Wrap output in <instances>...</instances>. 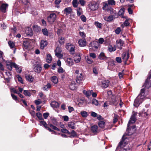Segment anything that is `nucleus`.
Listing matches in <instances>:
<instances>
[{
	"mask_svg": "<svg viewBox=\"0 0 151 151\" xmlns=\"http://www.w3.org/2000/svg\"><path fill=\"white\" fill-rule=\"evenodd\" d=\"M145 89L144 88L141 89L140 94L134 100V106L138 107L143 101V99L145 97Z\"/></svg>",
	"mask_w": 151,
	"mask_h": 151,
	"instance_id": "1",
	"label": "nucleus"
},
{
	"mask_svg": "<svg viewBox=\"0 0 151 151\" xmlns=\"http://www.w3.org/2000/svg\"><path fill=\"white\" fill-rule=\"evenodd\" d=\"M88 7L90 9L93 11H95L99 8V5L96 2L93 1H90L88 5Z\"/></svg>",
	"mask_w": 151,
	"mask_h": 151,
	"instance_id": "2",
	"label": "nucleus"
},
{
	"mask_svg": "<svg viewBox=\"0 0 151 151\" xmlns=\"http://www.w3.org/2000/svg\"><path fill=\"white\" fill-rule=\"evenodd\" d=\"M33 68L34 71L37 73H39L41 71V65L39 62H36L33 65Z\"/></svg>",
	"mask_w": 151,
	"mask_h": 151,
	"instance_id": "3",
	"label": "nucleus"
},
{
	"mask_svg": "<svg viewBox=\"0 0 151 151\" xmlns=\"http://www.w3.org/2000/svg\"><path fill=\"white\" fill-rule=\"evenodd\" d=\"M56 19V15L55 13L50 14L47 17L48 22L50 23H53L55 22Z\"/></svg>",
	"mask_w": 151,
	"mask_h": 151,
	"instance_id": "4",
	"label": "nucleus"
},
{
	"mask_svg": "<svg viewBox=\"0 0 151 151\" xmlns=\"http://www.w3.org/2000/svg\"><path fill=\"white\" fill-rule=\"evenodd\" d=\"M84 76L81 73L78 74L77 75L76 81L77 83L79 84H81L82 83V82L83 80Z\"/></svg>",
	"mask_w": 151,
	"mask_h": 151,
	"instance_id": "5",
	"label": "nucleus"
},
{
	"mask_svg": "<svg viewBox=\"0 0 151 151\" xmlns=\"http://www.w3.org/2000/svg\"><path fill=\"white\" fill-rule=\"evenodd\" d=\"M62 50L60 48L57 47L55 51V55L59 58H61L63 57V55L61 54Z\"/></svg>",
	"mask_w": 151,
	"mask_h": 151,
	"instance_id": "6",
	"label": "nucleus"
},
{
	"mask_svg": "<svg viewBox=\"0 0 151 151\" xmlns=\"http://www.w3.org/2000/svg\"><path fill=\"white\" fill-rule=\"evenodd\" d=\"M129 57V54L128 52L127 53L126 52H124L122 54V59L124 60L125 64H126L127 61Z\"/></svg>",
	"mask_w": 151,
	"mask_h": 151,
	"instance_id": "7",
	"label": "nucleus"
},
{
	"mask_svg": "<svg viewBox=\"0 0 151 151\" xmlns=\"http://www.w3.org/2000/svg\"><path fill=\"white\" fill-rule=\"evenodd\" d=\"M106 10L111 15H113L115 17H118V15L117 13L111 7L108 8Z\"/></svg>",
	"mask_w": 151,
	"mask_h": 151,
	"instance_id": "8",
	"label": "nucleus"
},
{
	"mask_svg": "<svg viewBox=\"0 0 151 151\" xmlns=\"http://www.w3.org/2000/svg\"><path fill=\"white\" fill-rule=\"evenodd\" d=\"M144 86L147 88H149L151 87V79L148 77L146 80Z\"/></svg>",
	"mask_w": 151,
	"mask_h": 151,
	"instance_id": "9",
	"label": "nucleus"
},
{
	"mask_svg": "<svg viewBox=\"0 0 151 151\" xmlns=\"http://www.w3.org/2000/svg\"><path fill=\"white\" fill-rule=\"evenodd\" d=\"M98 127L96 125H94L91 127V132L95 134H96L99 132V130L98 129Z\"/></svg>",
	"mask_w": 151,
	"mask_h": 151,
	"instance_id": "10",
	"label": "nucleus"
},
{
	"mask_svg": "<svg viewBox=\"0 0 151 151\" xmlns=\"http://www.w3.org/2000/svg\"><path fill=\"white\" fill-rule=\"evenodd\" d=\"M89 47L91 48L97 49L98 46V43L96 41H93L91 42L88 45Z\"/></svg>",
	"mask_w": 151,
	"mask_h": 151,
	"instance_id": "11",
	"label": "nucleus"
},
{
	"mask_svg": "<svg viewBox=\"0 0 151 151\" xmlns=\"http://www.w3.org/2000/svg\"><path fill=\"white\" fill-rule=\"evenodd\" d=\"M136 121V118L134 116V115L132 116L131 117L130 120L129 121L128 123L127 124V131L129 130V127L130 124H131L134 123Z\"/></svg>",
	"mask_w": 151,
	"mask_h": 151,
	"instance_id": "12",
	"label": "nucleus"
},
{
	"mask_svg": "<svg viewBox=\"0 0 151 151\" xmlns=\"http://www.w3.org/2000/svg\"><path fill=\"white\" fill-rule=\"evenodd\" d=\"M8 5L7 4H3L0 7V10L2 12L5 13L6 12V9L8 8Z\"/></svg>",
	"mask_w": 151,
	"mask_h": 151,
	"instance_id": "13",
	"label": "nucleus"
},
{
	"mask_svg": "<svg viewBox=\"0 0 151 151\" xmlns=\"http://www.w3.org/2000/svg\"><path fill=\"white\" fill-rule=\"evenodd\" d=\"M109 81L108 80H104L101 82V86L103 88L107 87L109 85Z\"/></svg>",
	"mask_w": 151,
	"mask_h": 151,
	"instance_id": "14",
	"label": "nucleus"
},
{
	"mask_svg": "<svg viewBox=\"0 0 151 151\" xmlns=\"http://www.w3.org/2000/svg\"><path fill=\"white\" fill-rule=\"evenodd\" d=\"M117 46L118 49L121 50L122 48V46L124 44V42L123 40L120 39L119 41H116Z\"/></svg>",
	"mask_w": 151,
	"mask_h": 151,
	"instance_id": "15",
	"label": "nucleus"
},
{
	"mask_svg": "<svg viewBox=\"0 0 151 151\" xmlns=\"http://www.w3.org/2000/svg\"><path fill=\"white\" fill-rule=\"evenodd\" d=\"M117 17H115L114 16L111 15L109 17H105L104 19L105 21L108 22H111L115 18Z\"/></svg>",
	"mask_w": 151,
	"mask_h": 151,
	"instance_id": "16",
	"label": "nucleus"
},
{
	"mask_svg": "<svg viewBox=\"0 0 151 151\" xmlns=\"http://www.w3.org/2000/svg\"><path fill=\"white\" fill-rule=\"evenodd\" d=\"M24 48L26 49L29 50L31 45L29 42L27 41H24L23 44Z\"/></svg>",
	"mask_w": 151,
	"mask_h": 151,
	"instance_id": "17",
	"label": "nucleus"
},
{
	"mask_svg": "<svg viewBox=\"0 0 151 151\" xmlns=\"http://www.w3.org/2000/svg\"><path fill=\"white\" fill-rule=\"evenodd\" d=\"M78 43L81 46H85L86 44V40L85 39H80L78 41Z\"/></svg>",
	"mask_w": 151,
	"mask_h": 151,
	"instance_id": "18",
	"label": "nucleus"
},
{
	"mask_svg": "<svg viewBox=\"0 0 151 151\" xmlns=\"http://www.w3.org/2000/svg\"><path fill=\"white\" fill-rule=\"evenodd\" d=\"M47 42L46 40H43L41 41L40 43V48L43 49L47 45Z\"/></svg>",
	"mask_w": 151,
	"mask_h": 151,
	"instance_id": "19",
	"label": "nucleus"
},
{
	"mask_svg": "<svg viewBox=\"0 0 151 151\" xmlns=\"http://www.w3.org/2000/svg\"><path fill=\"white\" fill-rule=\"evenodd\" d=\"M101 60H107V57L106 56L104 53L101 52L99 55L98 57Z\"/></svg>",
	"mask_w": 151,
	"mask_h": 151,
	"instance_id": "20",
	"label": "nucleus"
},
{
	"mask_svg": "<svg viewBox=\"0 0 151 151\" xmlns=\"http://www.w3.org/2000/svg\"><path fill=\"white\" fill-rule=\"evenodd\" d=\"M25 33L28 36H31L33 35V33L32 30L29 28H27L25 30Z\"/></svg>",
	"mask_w": 151,
	"mask_h": 151,
	"instance_id": "21",
	"label": "nucleus"
},
{
	"mask_svg": "<svg viewBox=\"0 0 151 151\" xmlns=\"http://www.w3.org/2000/svg\"><path fill=\"white\" fill-rule=\"evenodd\" d=\"M92 103L97 106H100L101 105L102 102L101 101H98L95 99H93L92 100Z\"/></svg>",
	"mask_w": 151,
	"mask_h": 151,
	"instance_id": "22",
	"label": "nucleus"
},
{
	"mask_svg": "<svg viewBox=\"0 0 151 151\" xmlns=\"http://www.w3.org/2000/svg\"><path fill=\"white\" fill-rule=\"evenodd\" d=\"M13 63L7 61L6 62V66L7 68L10 70L11 71L12 69V63Z\"/></svg>",
	"mask_w": 151,
	"mask_h": 151,
	"instance_id": "23",
	"label": "nucleus"
},
{
	"mask_svg": "<svg viewBox=\"0 0 151 151\" xmlns=\"http://www.w3.org/2000/svg\"><path fill=\"white\" fill-rule=\"evenodd\" d=\"M50 105L53 108H58L59 106V104L57 102L55 101H52Z\"/></svg>",
	"mask_w": 151,
	"mask_h": 151,
	"instance_id": "24",
	"label": "nucleus"
},
{
	"mask_svg": "<svg viewBox=\"0 0 151 151\" xmlns=\"http://www.w3.org/2000/svg\"><path fill=\"white\" fill-rule=\"evenodd\" d=\"M66 63L67 65L69 66H71L73 65V62L72 59L69 58L67 59Z\"/></svg>",
	"mask_w": 151,
	"mask_h": 151,
	"instance_id": "25",
	"label": "nucleus"
},
{
	"mask_svg": "<svg viewBox=\"0 0 151 151\" xmlns=\"http://www.w3.org/2000/svg\"><path fill=\"white\" fill-rule=\"evenodd\" d=\"M124 9L123 8H122L119 12L118 15L122 18H125V17L124 15Z\"/></svg>",
	"mask_w": 151,
	"mask_h": 151,
	"instance_id": "26",
	"label": "nucleus"
},
{
	"mask_svg": "<svg viewBox=\"0 0 151 151\" xmlns=\"http://www.w3.org/2000/svg\"><path fill=\"white\" fill-rule=\"evenodd\" d=\"M12 64L13 67L15 68L17 72L19 73H20L22 72V70L19 69V66L14 63H13Z\"/></svg>",
	"mask_w": 151,
	"mask_h": 151,
	"instance_id": "27",
	"label": "nucleus"
},
{
	"mask_svg": "<svg viewBox=\"0 0 151 151\" xmlns=\"http://www.w3.org/2000/svg\"><path fill=\"white\" fill-rule=\"evenodd\" d=\"M50 80L54 84H57L58 82V78L55 76L52 77L50 78Z\"/></svg>",
	"mask_w": 151,
	"mask_h": 151,
	"instance_id": "28",
	"label": "nucleus"
},
{
	"mask_svg": "<svg viewBox=\"0 0 151 151\" xmlns=\"http://www.w3.org/2000/svg\"><path fill=\"white\" fill-rule=\"evenodd\" d=\"M25 78L29 82H32L33 80V78L31 75L26 74L25 76Z\"/></svg>",
	"mask_w": 151,
	"mask_h": 151,
	"instance_id": "29",
	"label": "nucleus"
},
{
	"mask_svg": "<svg viewBox=\"0 0 151 151\" xmlns=\"http://www.w3.org/2000/svg\"><path fill=\"white\" fill-rule=\"evenodd\" d=\"M72 11V9L70 7H68L65 8L64 10V12H65L66 15L70 14Z\"/></svg>",
	"mask_w": 151,
	"mask_h": 151,
	"instance_id": "30",
	"label": "nucleus"
},
{
	"mask_svg": "<svg viewBox=\"0 0 151 151\" xmlns=\"http://www.w3.org/2000/svg\"><path fill=\"white\" fill-rule=\"evenodd\" d=\"M46 61L48 63H50L52 60V57L51 55L50 54L47 55L46 58Z\"/></svg>",
	"mask_w": 151,
	"mask_h": 151,
	"instance_id": "31",
	"label": "nucleus"
},
{
	"mask_svg": "<svg viewBox=\"0 0 151 151\" xmlns=\"http://www.w3.org/2000/svg\"><path fill=\"white\" fill-rule=\"evenodd\" d=\"M75 124L73 122H70L68 123V127L72 129H75Z\"/></svg>",
	"mask_w": 151,
	"mask_h": 151,
	"instance_id": "32",
	"label": "nucleus"
},
{
	"mask_svg": "<svg viewBox=\"0 0 151 151\" xmlns=\"http://www.w3.org/2000/svg\"><path fill=\"white\" fill-rule=\"evenodd\" d=\"M76 85L74 82H72L69 86L71 90H75L76 88Z\"/></svg>",
	"mask_w": 151,
	"mask_h": 151,
	"instance_id": "33",
	"label": "nucleus"
},
{
	"mask_svg": "<svg viewBox=\"0 0 151 151\" xmlns=\"http://www.w3.org/2000/svg\"><path fill=\"white\" fill-rule=\"evenodd\" d=\"M33 28L34 31L37 32H38L41 30L40 27L36 25H34L33 27Z\"/></svg>",
	"mask_w": 151,
	"mask_h": 151,
	"instance_id": "34",
	"label": "nucleus"
},
{
	"mask_svg": "<svg viewBox=\"0 0 151 151\" xmlns=\"http://www.w3.org/2000/svg\"><path fill=\"white\" fill-rule=\"evenodd\" d=\"M74 58V60L76 63L79 62L80 61L81 58L80 55L78 54L75 56Z\"/></svg>",
	"mask_w": 151,
	"mask_h": 151,
	"instance_id": "35",
	"label": "nucleus"
},
{
	"mask_svg": "<svg viewBox=\"0 0 151 151\" xmlns=\"http://www.w3.org/2000/svg\"><path fill=\"white\" fill-rule=\"evenodd\" d=\"M72 4L73 7L76 8L78 6L79 3L78 0H73Z\"/></svg>",
	"mask_w": 151,
	"mask_h": 151,
	"instance_id": "36",
	"label": "nucleus"
},
{
	"mask_svg": "<svg viewBox=\"0 0 151 151\" xmlns=\"http://www.w3.org/2000/svg\"><path fill=\"white\" fill-rule=\"evenodd\" d=\"M81 114L84 118H86L88 116V113L84 111H82L81 112Z\"/></svg>",
	"mask_w": 151,
	"mask_h": 151,
	"instance_id": "37",
	"label": "nucleus"
},
{
	"mask_svg": "<svg viewBox=\"0 0 151 151\" xmlns=\"http://www.w3.org/2000/svg\"><path fill=\"white\" fill-rule=\"evenodd\" d=\"M51 87V85L50 83H48L46 85L44 86L43 87V90L46 91Z\"/></svg>",
	"mask_w": 151,
	"mask_h": 151,
	"instance_id": "38",
	"label": "nucleus"
},
{
	"mask_svg": "<svg viewBox=\"0 0 151 151\" xmlns=\"http://www.w3.org/2000/svg\"><path fill=\"white\" fill-rule=\"evenodd\" d=\"M108 49L110 52L114 51L116 50V47L114 48L110 45H109L108 47Z\"/></svg>",
	"mask_w": 151,
	"mask_h": 151,
	"instance_id": "39",
	"label": "nucleus"
},
{
	"mask_svg": "<svg viewBox=\"0 0 151 151\" xmlns=\"http://www.w3.org/2000/svg\"><path fill=\"white\" fill-rule=\"evenodd\" d=\"M125 139V138H124V136L122 137V140L119 143L118 147H122L123 146V144Z\"/></svg>",
	"mask_w": 151,
	"mask_h": 151,
	"instance_id": "40",
	"label": "nucleus"
},
{
	"mask_svg": "<svg viewBox=\"0 0 151 151\" xmlns=\"http://www.w3.org/2000/svg\"><path fill=\"white\" fill-rule=\"evenodd\" d=\"M105 124V122L102 121H100L98 123L99 127L101 128H103L104 127Z\"/></svg>",
	"mask_w": 151,
	"mask_h": 151,
	"instance_id": "41",
	"label": "nucleus"
},
{
	"mask_svg": "<svg viewBox=\"0 0 151 151\" xmlns=\"http://www.w3.org/2000/svg\"><path fill=\"white\" fill-rule=\"evenodd\" d=\"M23 93L25 96H31V94L30 92V91L29 90H24L23 92Z\"/></svg>",
	"mask_w": 151,
	"mask_h": 151,
	"instance_id": "42",
	"label": "nucleus"
},
{
	"mask_svg": "<svg viewBox=\"0 0 151 151\" xmlns=\"http://www.w3.org/2000/svg\"><path fill=\"white\" fill-rule=\"evenodd\" d=\"M86 62L88 64H91L93 62V60L88 57H87V58H86Z\"/></svg>",
	"mask_w": 151,
	"mask_h": 151,
	"instance_id": "43",
	"label": "nucleus"
},
{
	"mask_svg": "<svg viewBox=\"0 0 151 151\" xmlns=\"http://www.w3.org/2000/svg\"><path fill=\"white\" fill-rule=\"evenodd\" d=\"M65 38L63 37H60L59 38V42L61 45H62L64 43Z\"/></svg>",
	"mask_w": 151,
	"mask_h": 151,
	"instance_id": "44",
	"label": "nucleus"
},
{
	"mask_svg": "<svg viewBox=\"0 0 151 151\" xmlns=\"http://www.w3.org/2000/svg\"><path fill=\"white\" fill-rule=\"evenodd\" d=\"M109 4L106 2H105L104 3V5L102 7L103 10H106L108 9Z\"/></svg>",
	"mask_w": 151,
	"mask_h": 151,
	"instance_id": "45",
	"label": "nucleus"
},
{
	"mask_svg": "<svg viewBox=\"0 0 151 151\" xmlns=\"http://www.w3.org/2000/svg\"><path fill=\"white\" fill-rule=\"evenodd\" d=\"M94 24L98 28H101L102 26V24L98 22H95L94 23Z\"/></svg>",
	"mask_w": 151,
	"mask_h": 151,
	"instance_id": "46",
	"label": "nucleus"
},
{
	"mask_svg": "<svg viewBox=\"0 0 151 151\" xmlns=\"http://www.w3.org/2000/svg\"><path fill=\"white\" fill-rule=\"evenodd\" d=\"M107 2L109 5H114L115 4V1L114 0H108Z\"/></svg>",
	"mask_w": 151,
	"mask_h": 151,
	"instance_id": "47",
	"label": "nucleus"
},
{
	"mask_svg": "<svg viewBox=\"0 0 151 151\" xmlns=\"http://www.w3.org/2000/svg\"><path fill=\"white\" fill-rule=\"evenodd\" d=\"M42 31L43 33V34L45 35L46 36H48V32L46 28H45L43 29H42Z\"/></svg>",
	"mask_w": 151,
	"mask_h": 151,
	"instance_id": "48",
	"label": "nucleus"
},
{
	"mask_svg": "<svg viewBox=\"0 0 151 151\" xmlns=\"http://www.w3.org/2000/svg\"><path fill=\"white\" fill-rule=\"evenodd\" d=\"M40 125H43V126L45 127H45H47L46 126L47 125V123L46 122H45L44 120H41L40 122Z\"/></svg>",
	"mask_w": 151,
	"mask_h": 151,
	"instance_id": "49",
	"label": "nucleus"
},
{
	"mask_svg": "<svg viewBox=\"0 0 151 151\" xmlns=\"http://www.w3.org/2000/svg\"><path fill=\"white\" fill-rule=\"evenodd\" d=\"M139 116H146L148 115V114L146 112L142 111V113L140 112L139 113Z\"/></svg>",
	"mask_w": 151,
	"mask_h": 151,
	"instance_id": "50",
	"label": "nucleus"
},
{
	"mask_svg": "<svg viewBox=\"0 0 151 151\" xmlns=\"http://www.w3.org/2000/svg\"><path fill=\"white\" fill-rule=\"evenodd\" d=\"M36 115L39 119L40 120H43V119L42 118V115L41 113L40 112L37 113Z\"/></svg>",
	"mask_w": 151,
	"mask_h": 151,
	"instance_id": "51",
	"label": "nucleus"
},
{
	"mask_svg": "<svg viewBox=\"0 0 151 151\" xmlns=\"http://www.w3.org/2000/svg\"><path fill=\"white\" fill-rule=\"evenodd\" d=\"M70 54H73L75 53V47L74 46H72L70 50Z\"/></svg>",
	"mask_w": 151,
	"mask_h": 151,
	"instance_id": "52",
	"label": "nucleus"
},
{
	"mask_svg": "<svg viewBox=\"0 0 151 151\" xmlns=\"http://www.w3.org/2000/svg\"><path fill=\"white\" fill-rule=\"evenodd\" d=\"M49 126L53 129L57 131L60 130V129L56 127V126L53 125L52 124H49Z\"/></svg>",
	"mask_w": 151,
	"mask_h": 151,
	"instance_id": "53",
	"label": "nucleus"
},
{
	"mask_svg": "<svg viewBox=\"0 0 151 151\" xmlns=\"http://www.w3.org/2000/svg\"><path fill=\"white\" fill-rule=\"evenodd\" d=\"M8 44L10 47L11 48H13L14 47L15 45L14 43L11 41H9L8 42Z\"/></svg>",
	"mask_w": 151,
	"mask_h": 151,
	"instance_id": "54",
	"label": "nucleus"
},
{
	"mask_svg": "<svg viewBox=\"0 0 151 151\" xmlns=\"http://www.w3.org/2000/svg\"><path fill=\"white\" fill-rule=\"evenodd\" d=\"M91 91H92V90L91 91H86L84 93V94L86 96L88 97L89 96H90L91 95Z\"/></svg>",
	"mask_w": 151,
	"mask_h": 151,
	"instance_id": "55",
	"label": "nucleus"
},
{
	"mask_svg": "<svg viewBox=\"0 0 151 151\" xmlns=\"http://www.w3.org/2000/svg\"><path fill=\"white\" fill-rule=\"evenodd\" d=\"M79 2L82 6H84L86 1L84 0H79Z\"/></svg>",
	"mask_w": 151,
	"mask_h": 151,
	"instance_id": "56",
	"label": "nucleus"
},
{
	"mask_svg": "<svg viewBox=\"0 0 151 151\" xmlns=\"http://www.w3.org/2000/svg\"><path fill=\"white\" fill-rule=\"evenodd\" d=\"M121 31V29L120 27H117L115 30V33L117 34H119Z\"/></svg>",
	"mask_w": 151,
	"mask_h": 151,
	"instance_id": "57",
	"label": "nucleus"
},
{
	"mask_svg": "<svg viewBox=\"0 0 151 151\" xmlns=\"http://www.w3.org/2000/svg\"><path fill=\"white\" fill-rule=\"evenodd\" d=\"M80 18L81 20L83 22H85L86 21V18L85 16H84V15H82L81 16Z\"/></svg>",
	"mask_w": 151,
	"mask_h": 151,
	"instance_id": "58",
	"label": "nucleus"
},
{
	"mask_svg": "<svg viewBox=\"0 0 151 151\" xmlns=\"http://www.w3.org/2000/svg\"><path fill=\"white\" fill-rule=\"evenodd\" d=\"M61 132L64 133H68L69 134H70V133L66 129H63L61 130Z\"/></svg>",
	"mask_w": 151,
	"mask_h": 151,
	"instance_id": "59",
	"label": "nucleus"
},
{
	"mask_svg": "<svg viewBox=\"0 0 151 151\" xmlns=\"http://www.w3.org/2000/svg\"><path fill=\"white\" fill-rule=\"evenodd\" d=\"M124 70H123L122 72H119V77L120 79H121L122 78L123 76L124 75Z\"/></svg>",
	"mask_w": 151,
	"mask_h": 151,
	"instance_id": "60",
	"label": "nucleus"
},
{
	"mask_svg": "<svg viewBox=\"0 0 151 151\" xmlns=\"http://www.w3.org/2000/svg\"><path fill=\"white\" fill-rule=\"evenodd\" d=\"M52 122L53 124L55 125H58V122L56 121V119L55 118H53L52 119Z\"/></svg>",
	"mask_w": 151,
	"mask_h": 151,
	"instance_id": "61",
	"label": "nucleus"
},
{
	"mask_svg": "<svg viewBox=\"0 0 151 151\" xmlns=\"http://www.w3.org/2000/svg\"><path fill=\"white\" fill-rule=\"evenodd\" d=\"M17 77L19 81L22 83H23V81L22 77L19 75H17Z\"/></svg>",
	"mask_w": 151,
	"mask_h": 151,
	"instance_id": "62",
	"label": "nucleus"
},
{
	"mask_svg": "<svg viewBox=\"0 0 151 151\" xmlns=\"http://www.w3.org/2000/svg\"><path fill=\"white\" fill-rule=\"evenodd\" d=\"M70 133L71 134V136L73 137H74L77 136V133L74 130H72Z\"/></svg>",
	"mask_w": 151,
	"mask_h": 151,
	"instance_id": "63",
	"label": "nucleus"
},
{
	"mask_svg": "<svg viewBox=\"0 0 151 151\" xmlns=\"http://www.w3.org/2000/svg\"><path fill=\"white\" fill-rule=\"evenodd\" d=\"M5 73L6 75L8 76V77H12V75L10 72L6 71Z\"/></svg>",
	"mask_w": 151,
	"mask_h": 151,
	"instance_id": "64",
	"label": "nucleus"
}]
</instances>
